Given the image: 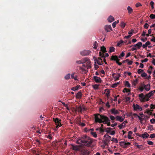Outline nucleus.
<instances>
[{
    "label": "nucleus",
    "mask_w": 155,
    "mask_h": 155,
    "mask_svg": "<svg viewBox=\"0 0 155 155\" xmlns=\"http://www.w3.org/2000/svg\"><path fill=\"white\" fill-rule=\"evenodd\" d=\"M134 110L135 111H140L142 110V107L137 104H134L133 105Z\"/></svg>",
    "instance_id": "obj_7"
},
{
    "label": "nucleus",
    "mask_w": 155,
    "mask_h": 155,
    "mask_svg": "<svg viewBox=\"0 0 155 155\" xmlns=\"http://www.w3.org/2000/svg\"><path fill=\"white\" fill-rule=\"evenodd\" d=\"M91 134L95 138L97 137V135L95 132H91Z\"/></svg>",
    "instance_id": "obj_37"
},
{
    "label": "nucleus",
    "mask_w": 155,
    "mask_h": 155,
    "mask_svg": "<svg viewBox=\"0 0 155 155\" xmlns=\"http://www.w3.org/2000/svg\"><path fill=\"white\" fill-rule=\"evenodd\" d=\"M126 24L123 22H122L121 24V26L123 28H124Z\"/></svg>",
    "instance_id": "obj_47"
},
{
    "label": "nucleus",
    "mask_w": 155,
    "mask_h": 155,
    "mask_svg": "<svg viewBox=\"0 0 155 155\" xmlns=\"http://www.w3.org/2000/svg\"><path fill=\"white\" fill-rule=\"evenodd\" d=\"M79 87H80V86L73 87L71 88V89L73 91H75L76 90H77L79 88Z\"/></svg>",
    "instance_id": "obj_32"
},
{
    "label": "nucleus",
    "mask_w": 155,
    "mask_h": 155,
    "mask_svg": "<svg viewBox=\"0 0 155 155\" xmlns=\"http://www.w3.org/2000/svg\"><path fill=\"white\" fill-rule=\"evenodd\" d=\"M93 87L95 90L97 89L98 88V85L97 84H95L93 85Z\"/></svg>",
    "instance_id": "obj_44"
},
{
    "label": "nucleus",
    "mask_w": 155,
    "mask_h": 155,
    "mask_svg": "<svg viewBox=\"0 0 155 155\" xmlns=\"http://www.w3.org/2000/svg\"><path fill=\"white\" fill-rule=\"evenodd\" d=\"M108 20L110 22H111L114 20V18L112 16H110L108 18Z\"/></svg>",
    "instance_id": "obj_23"
},
{
    "label": "nucleus",
    "mask_w": 155,
    "mask_h": 155,
    "mask_svg": "<svg viewBox=\"0 0 155 155\" xmlns=\"http://www.w3.org/2000/svg\"><path fill=\"white\" fill-rule=\"evenodd\" d=\"M71 74H68L66 75L64 77V79L65 80H68L70 78Z\"/></svg>",
    "instance_id": "obj_28"
},
{
    "label": "nucleus",
    "mask_w": 155,
    "mask_h": 155,
    "mask_svg": "<svg viewBox=\"0 0 155 155\" xmlns=\"http://www.w3.org/2000/svg\"><path fill=\"white\" fill-rule=\"evenodd\" d=\"M53 120L56 125V127L57 128H58L59 127L62 126V124L61 123V120H59L58 118H56L55 119L54 118Z\"/></svg>",
    "instance_id": "obj_6"
},
{
    "label": "nucleus",
    "mask_w": 155,
    "mask_h": 155,
    "mask_svg": "<svg viewBox=\"0 0 155 155\" xmlns=\"http://www.w3.org/2000/svg\"><path fill=\"white\" fill-rule=\"evenodd\" d=\"M74 74H75L74 73L72 74L71 75V77L72 78L74 79L75 80H77V76H76L75 77L74 76Z\"/></svg>",
    "instance_id": "obj_34"
},
{
    "label": "nucleus",
    "mask_w": 155,
    "mask_h": 155,
    "mask_svg": "<svg viewBox=\"0 0 155 155\" xmlns=\"http://www.w3.org/2000/svg\"><path fill=\"white\" fill-rule=\"evenodd\" d=\"M88 60V58H85L82 60H81L82 63V64L84 63H86Z\"/></svg>",
    "instance_id": "obj_27"
},
{
    "label": "nucleus",
    "mask_w": 155,
    "mask_h": 155,
    "mask_svg": "<svg viewBox=\"0 0 155 155\" xmlns=\"http://www.w3.org/2000/svg\"><path fill=\"white\" fill-rule=\"evenodd\" d=\"M130 97H127L126 98V101H130Z\"/></svg>",
    "instance_id": "obj_58"
},
{
    "label": "nucleus",
    "mask_w": 155,
    "mask_h": 155,
    "mask_svg": "<svg viewBox=\"0 0 155 155\" xmlns=\"http://www.w3.org/2000/svg\"><path fill=\"white\" fill-rule=\"evenodd\" d=\"M131 35H127V36H125L124 37V39L126 38V39H128L129 38L131 37Z\"/></svg>",
    "instance_id": "obj_62"
},
{
    "label": "nucleus",
    "mask_w": 155,
    "mask_h": 155,
    "mask_svg": "<svg viewBox=\"0 0 155 155\" xmlns=\"http://www.w3.org/2000/svg\"><path fill=\"white\" fill-rule=\"evenodd\" d=\"M155 137V135L154 134H151L150 135V137L151 138H153Z\"/></svg>",
    "instance_id": "obj_63"
},
{
    "label": "nucleus",
    "mask_w": 155,
    "mask_h": 155,
    "mask_svg": "<svg viewBox=\"0 0 155 155\" xmlns=\"http://www.w3.org/2000/svg\"><path fill=\"white\" fill-rule=\"evenodd\" d=\"M110 60L116 61V62L118 61H120V60L117 55H112L111 57Z\"/></svg>",
    "instance_id": "obj_15"
},
{
    "label": "nucleus",
    "mask_w": 155,
    "mask_h": 155,
    "mask_svg": "<svg viewBox=\"0 0 155 155\" xmlns=\"http://www.w3.org/2000/svg\"><path fill=\"white\" fill-rule=\"evenodd\" d=\"M153 91H150L149 93L146 94V97L147 98H149L150 97L152 96L153 95L151 94V93Z\"/></svg>",
    "instance_id": "obj_31"
},
{
    "label": "nucleus",
    "mask_w": 155,
    "mask_h": 155,
    "mask_svg": "<svg viewBox=\"0 0 155 155\" xmlns=\"http://www.w3.org/2000/svg\"><path fill=\"white\" fill-rule=\"evenodd\" d=\"M79 69L81 71V72L82 73L84 72L85 74H86L87 71L84 68H82L80 66L79 67Z\"/></svg>",
    "instance_id": "obj_24"
},
{
    "label": "nucleus",
    "mask_w": 155,
    "mask_h": 155,
    "mask_svg": "<svg viewBox=\"0 0 155 155\" xmlns=\"http://www.w3.org/2000/svg\"><path fill=\"white\" fill-rule=\"evenodd\" d=\"M111 141L116 143H117L118 142L117 139V138H115L114 137H113L112 138Z\"/></svg>",
    "instance_id": "obj_36"
},
{
    "label": "nucleus",
    "mask_w": 155,
    "mask_h": 155,
    "mask_svg": "<svg viewBox=\"0 0 155 155\" xmlns=\"http://www.w3.org/2000/svg\"><path fill=\"white\" fill-rule=\"evenodd\" d=\"M97 43L96 41L94 42V43L93 44L94 48L96 49L97 47Z\"/></svg>",
    "instance_id": "obj_38"
},
{
    "label": "nucleus",
    "mask_w": 155,
    "mask_h": 155,
    "mask_svg": "<svg viewBox=\"0 0 155 155\" xmlns=\"http://www.w3.org/2000/svg\"><path fill=\"white\" fill-rule=\"evenodd\" d=\"M81 155H89V152L87 149H82L81 150Z\"/></svg>",
    "instance_id": "obj_10"
},
{
    "label": "nucleus",
    "mask_w": 155,
    "mask_h": 155,
    "mask_svg": "<svg viewBox=\"0 0 155 155\" xmlns=\"http://www.w3.org/2000/svg\"><path fill=\"white\" fill-rule=\"evenodd\" d=\"M148 130H153V125H149L148 126Z\"/></svg>",
    "instance_id": "obj_40"
},
{
    "label": "nucleus",
    "mask_w": 155,
    "mask_h": 155,
    "mask_svg": "<svg viewBox=\"0 0 155 155\" xmlns=\"http://www.w3.org/2000/svg\"><path fill=\"white\" fill-rule=\"evenodd\" d=\"M141 6V4L140 3L138 2L136 4V6L137 7H138L140 6Z\"/></svg>",
    "instance_id": "obj_59"
},
{
    "label": "nucleus",
    "mask_w": 155,
    "mask_h": 155,
    "mask_svg": "<svg viewBox=\"0 0 155 155\" xmlns=\"http://www.w3.org/2000/svg\"><path fill=\"white\" fill-rule=\"evenodd\" d=\"M112 129V128L110 127H107L106 128V131L107 133L110 132V130Z\"/></svg>",
    "instance_id": "obj_39"
},
{
    "label": "nucleus",
    "mask_w": 155,
    "mask_h": 155,
    "mask_svg": "<svg viewBox=\"0 0 155 155\" xmlns=\"http://www.w3.org/2000/svg\"><path fill=\"white\" fill-rule=\"evenodd\" d=\"M119 22V21L117 20V21L114 22L112 24V26L113 28H115L116 27V24L118 23Z\"/></svg>",
    "instance_id": "obj_35"
},
{
    "label": "nucleus",
    "mask_w": 155,
    "mask_h": 155,
    "mask_svg": "<svg viewBox=\"0 0 155 155\" xmlns=\"http://www.w3.org/2000/svg\"><path fill=\"white\" fill-rule=\"evenodd\" d=\"M137 135L140 137H142L143 139L147 138H148L149 136V135L147 132H145L142 135L138 134Z\"/></svg>",
    "instance_id": "obj_11"
},
{
    "label": "nucleus",
    "mask_w": 155,
    "mask_h": 155,
    "mask_svg": "<svg viewBox=\"0 0 155 155\" xmlns=\"http://www.w3.org/2000/svg\"><path fill=\"white\" fill-rule=\"evenodd\" d=\"M144 89L147 91H148L150 89V84H148L147 85H144Z\"/></svg>",
    "instance_id": "obj_21"
},
{
    "label": "nucleus",
    "mask_w": 155,
    "mask_h": 155,
    "mask_svg": "<svg viewBox=\"0 0 155 155\" xmlns=\"http://www.w3.org/2000/svg\"><path fill=\"white\" fill-rule=\"evenodd\" d=\"M127 63L128 65H131L133 63V61H129V59H128V61Z\"/></svg>",
    "instance_id": "obj_56"
},
{
    "label": "nucleus",
    "mask_w": 155,
    "mask_h": 155,
    "mask_svg": "<svg viewBox=\"0 0 155 155\" xmlns=\"http://www.w3.org/2000/svg\"><path fill=\"white\" fill-rule=\"evenodd\" d=\"M123 92H126L127 93L128 92H130V90L127 88H124V90L123 91Z\"/></svg>",
    "instance_id": "obj_41"
},
{
    "label": "nucleus",
    "mask_w": 155,
    "mask_h": 155,
    "mask_svg": "<svg viewBox=\"0 0 155 155\" xmlns=\"http://www.w3.org/2000/svg\"><path fill=\"white\" fill-rule=\"evenodd\" d=\"M147 142V143L149 145H153V142L150 140H148Z\"/></svg>",
    "instance_id": "obj_48"
},
{
    "label": "nucleus",
    "mask_w": 155,
    "mask_h": 155,
    "mask_svg": "<svg viewBox=\"0 0 155 155\" xmlns=\"http://www.w3.org/2000/svg\"><path fill=\"white\" fill-rule=\"evenodd\" d=\"M138 82V80H137L136 79V80L134 81L133 83V84L134 85V86H135L137 84V83Z\"/></svg>",
    "instance_id": "obj_55"
},
{
    "label": "nucleus",
    "mask_w": 155,
    "mask_h": 155,
    "mask_svg": "<svg viewBox=\"0 0 155 155\" xmlns=\"http://www.w3.org/2000/svg\"><path fill=\"white\" fill-rule=\"evenodd\" d=\"M143 71V70L140 69H138L137 71L138 73L139 74H140Z\"/></svg>",
    "instance_id": "obj_50"
},
{
    "label": "nucleus",
    "mask_w": 155,
    "mask_h": 155,
    "mask_svg": "<svg viewBox=\"0 0 155 155\" xmlns=\"http://www.w3.org/2000/svg\"><path fill=\"white\" fill-rule=\"evenodd\" d=\"M116 120L117 121L122 122L124 120V118H122L121 117L117 116L116 117Z\"/></svg>",
    "instance_id": "obj_19"
},
{
    "label": "nucleus",
    "mask_w": 155,
    "mask_h": 155,
    "mask_svg": "<svg viewBox=\"0 0 155 155\" xmlns=\"http://www.w3.org/2000/svg\"><path fill=\"white\" fill-rule=\"evenodd\" d=\"M82 96V93L81 91H80L76 94V98L80 99L81 98Z\"/></svg>",
    "instance_id": "obj_18"
},
{
    "label": "nucleus",
    "mask_w": 155,
    "mask_h": 155,
    "mask_svg": "<svg viewBox=\"0 0 155 155\" xmlns=\"http://www.w3.org/2000/svg\"><path fill=\"white\" fill-rule=\"evenodd\" d=\"M75 111H78L79 112L81 113L82 111V108L81 106L80 105L78 107H77Z\"/></svg>",
    "instance_id": "obj_22"
},
{
    "label": "nucleus",
    "mask_w": 155,
    "mask_h": 155,
    "mask_svg": "<svg viewBox=\"0 0 155 155\" xmlns=\"http://www.w3.org/2000/svg\"><path fill=\"white\" fill-rule=\"evenodd\" d=\"M111 114L114 115L118 114H119V111L115 110V108H112L110 110Z\"/></svg>",
    "instance_id": "obj_14"
},
{
    "label": "nucleus",
    "mask_w": 155,
    "mask_h": 155,
    "mask_svg": "<svg viewBox=\"0 0 155 155\" xmlns=\"http://www.w3.org/2000/svg\"><path fill=\"white\" fill-rule=\"evenodd\" d=\"M93 79L96 83H101V78L97 76H94Z\"/></svg>",
    "instance_id": "obj_12"
},
{
    "label": "nucleus",
    "mask_w": 155,
    "mask_h": 155,
    "mask_svg": "<svg viewBox=\"0 0 155 155\" xmlns=\"http://www.w3.org/2000/svg\"><path fill=\"white\" fill-rule=\"evenodd\" d=\"M94 59L95 62V64H96V62H97L98 64L99 65H101L103 64L102 59L100 58H96L95 57H94Z\"/></svg>",
    "instance_id": "obj_8"
},
{
    "label": "nucleus",
    "mask_w": 155,
    "mask_h": 155,
    "mask_svg": "<svg viewBox=\"0 0 155 155\" xmlns=\"http://www.w3.org/2000/svg\"><path fill=\"white\" fill-rule=\"evenodd\" d=\"M150 122L152 124H155V119H154L153 118L150 120Z\"/></svg>",
    "instance_id": "obj_54"
},
{
    "label": "nucleus",
    "mask_w": 155,
    "mask_h": 155,
    "mask_svg": "<svg viewBox=\"0 0 155 155\" xmlns=\"http://www.w3.org/2000/svg\"><path fill=\"white\" fill-rule=\"evenodd\" d=\"M142 46V43L141 42H139L137 44L134 45V46L135 47L137 48H140Z\"/></svg>",
    "instance_id": "obj_20"
},
{
    "label": "nucleus",
    "mask_w": 155,
    "mask_h": 155,
    "mask_svg": "<svg viewBox=\"0 0 155 155\" xmlns=\"http://www.w3.org/2000/svg\"><path fill=\"white\" fill-rule=\"evenodd\" d=\"M94 116V121L95 123H103L105 124L108 121H109V119L107 116L100 114H96Z\"/></svg>",
    "instance_id": "obj_2"
},
{
    "label": "nucleus",
    "mask_w": 155,
    "mask_h": 155,
    "mask_svg": "<svg viewBox=\"0 0 155 155\" xmlns=\"http://www.w3.org/2000/svg\"><path fill=\"white\" fill-rule=\"evenodd\" d=\"M124 42V41L122 40H120L119 42H118L117 44V45L119 46L120 44L123 43Z\"/></svg>",
    "instance_id": "obj_51"
},
{
    "label": "nucleus",
    "mask_w": 155,
    "mask_h": 155,
    "mask_svg": "<svg viewBox=\"0 0 155 155\" xmlns=\"http://www.w3.org/2000/svg\"><path fill=\"white\" fill-rule=\"evenodd\" d=\"M139 96L140 98V100L141 102L148 101L149 100V98L146 97V96H145L143 93L139 94Z\"/></svg>",
    "instance_id": "obj_5"
},
{
    "label": "nucleus",
    "mask_w": 155,
    "mask_h": 155,
    "mask_svg": "<svg viewBox=\"0 0 155 155\" xmlns=\"http://www.w3.org/2000/svg\"><path fill=\"white\" fill-rule=\"evenodd\" d=\"M132 134V132L131 131H130L128 132V137L129 139H131L132 138L131 137V135Z\"/></svg>",
    "instance_id": "obj_29"
},
{
    "label": "nucleus",
    "mask_w": 155,
    "mask_h": 155,
    "mask_svg": "<svg viewBox=\"0 0 155 155\" xmlns=\"http://www.w3.org/2000/svg\"><path fill=\"white\" fill-rule=\"evenodd\" d=\"M110 118L112 120H114L115 119V117L112 115H110Z\"/></svg>",
    "instance_id": "obj_52"
},
{
    "label": "nucleus",
    "mask_w": 155,
    "mask_h": 155,
    "mask_svg": "<svg viewBox=\"0 0 155 155\" xmlns=\"http://www.w3.org/2000/svg\"><path fill=\"white\" fill-rule=\"evenodd\" d=\"M101 50L103 53L106 52L107 51L106 50V48L104 46H102L101 47Z\"/></svg>",
    "instance_id": "obj_30"
},
{
    "label": "nucleus",
    "mask_w": 155,
    "mask_h": 155,
    "mask_svg": "<svg viewBox=\"0 0 155 155\" xmlns=\"http://www.w3.org/2000/svg\"><path fill=\"white\" fill-rule=\"evenodd\" d=\"M99 56L102 58H104V53H101V52H99Z\"/></svg>",
    "instance_id": "obj_45"
},
{
    "label": "nucleus",
    "mask_w": 155,
    "mask_h": 155,
    "mask_svg": "<svg viewBox=\"0 0 155 155\" xmlns=\"http://www.w3.org/2000/svg\"><path fill=\"white\" fill-rule=\"evenodd\" d=\"M125 86L128 87H130V85L128 81H126L125 83Z\"/></svg>",
    "instance_id": "obj_33"
},
{
    "label": "nucleus",
    "mask_w": 155,
    "mask_h": 155,
    "mask_svg": "<svg viewBox=\"0 0 155 155\" xmlns=\"http://www.w3.org/2000/svg\"><path fill=\"white\" fill-rule=\"evenodd\" d=\"M150 17L151 19H154L155 18V15L151 14L150 15Z\"/></svg>",
    "instance_id": "obj_43"
},
{
    "label": "nucleus",
    "mask_w": 155,
    "mask_h": 155,
    "mask_svg": "<svg viewBox=\"0 0 155 155\" xmlns=\"http://www.w3.org/2000/svg\"><path fill=\"white\" fill-rule=\"evenodd\" d=\"M104 143L105 145H107L108 143L110 141L111 137L110 136H109L107 134L104 135Z\"/></svg>",
    "instance_id": "obj_3"
},
{
    "label": "nucleus",
    "mask_w": 155,
    "mask_h": 155,
    "mask_svg": "<svg viewBox=\"0 0 155 155\" xmlns=\"http://www.w3.org/2000/svg\"><path fill=\"white\" fill-rule=\"evenodd\" d=\"M127 123V121L125 120L122 124L118 125V127L120 129H122L123 127H125V126L126 124Z\"/></svg>",
    "instance_id": "obj_16"
},
{
    "label": "nucleus",
    "mask_w": 155,
    "mask_h": 155,
    "mask_svg": "<svg viewBox=\"0 0 155 155\" xmlns=\"http://www.w3.org/2000/svg\"><path fill=\"white\" fill-rule=\"evenodd\" d=\"M104 29L107 32L112 30L111 27V25H106L104 27Z\"/></svg>",
    "instance_id": "obj_13"
},
{
    "label": "nucleus",
    "mask_w": 155,
    "mask_h": 155,
    "mask_svg": "<svg viewBox=\"0 0 155 155\" xmlns=\"http://www.w3.org/2000/svg\"><path fill=\"white\" fill-rule=\"evenodd\" d=\"M73 150H78V148L77 146H73Z\"/></svg>",
    "instance_id": "obj_60"
},
{
    "label": "nucleus",
    "mask_w": 155,
    "mask_h": 155,
    "mask_svg": "<svg viewBox=\"0 0 155 155\" xmlns=\"http://www.w3.org/2000/svg\"><path fill=\"white\" fill-rule=\"evenodd\" d=\"M118 84V83H115L112 84V87L113 88H115L116 87H117V85Z\"/></svg>",
    "instance_id": "obj_53"
},
{
    "label": "nucleus",
    "mask_w": 155,
    "mask_h": 155,
    "mask_svg": "<svg viewBox=\"0 0 155 155\" xmlns=\"http://www.w3.org/2000/svg\"><path fill=\"white\" fill-rule=\"evenodd\" d=\"M120 144L123 148H126L130 146V143L129 142L126 143L125 141H121L120 142Z\"/></svg>",
    "instance_id": "obj_4"
},
{
    "label": "nucleus",
    "mask_w": 155,
    "mask_h": 155,
    "mask_svg": "<svg viewBox=\"0 0 155 155\" xmlns=\"http://www.w3.org/2000/svg\"><path fill=\"white\" fill-rule=\"evenodd\" d=\"M77 143L80 144L81 146L91 148H93L95 145L94 140L86 135H83L79 139L77 140Z\"/></svg>",
    "instance_id": "obj_1"
},
{
    "label": "nucleus",
    "mask_w": 155,
    "mask_h": 155,
    "mask_svg": "<svg viewBox=\"0 0 155 155\" xmlns=\"http://www.w3.org/2000/svg\"><path fill=\"white\" fill-rule=\"evenodd\" d=\"M147 76V74L146 73H145V72L141 74V76L142 77H146Z\"/></svg>",
    "instance_id": "obj_49"
},
{
    "label": "nucleus",
    "mask_w": 155,
    "mask_h": 155,
    "mask_svg": "<svg viewBox=\"0 0 155 155\" xmlns=\"http://www.w3.org/2000/svg\"><path fill=\"white\" fill-rule=\"evenodd\" d=\"M155 108V105L153 104H151L150 105V109H153Z\"/></svg>",
    "instance_id": "obj_64"
},
{
    "label": "nucleus",
    "mask_w": 155,
    "mask_h": 155,
    "mask_svg": "<svg viewBox=\"0 0 155 155\" xmlns=\"http://www.w3.org/2000/svg\"><path fill=\"white\" fill-rule=\"evenodd\" d=\"M125 55V53L122 52L120 54V56L118 57V58H121L122 57H124Z\"/></svg>",
    "instance_id": "obj_42"
},
{
    "label": "nucleus",
    "mask_w": 155,
    "mask_h": 155,
    "mask_svg": "<svg viewBox=\"0 0 155 155\" xmlns=\"http://www.w3.org/2000/svg\"><path fill=\"white\" fill-rule=\"evenodd\" d=\"M127 10L128 13L129 14H131L133 12V10L132 8L129 6H128L127 8Z\"/></svg>",
    "instance_id": "obj_25"
},
{
    "label": "nucleus",
    "mask_w": 155,
    "mask_h": 155,
    "mask_svg": "<svg viewBox=\"0 0 155 155\" xmlns=\"http://www.w3.org/2000/svg\"><path fill=\"white\" fill-rule=\"evenodd\" d=\"M110 91L109 90H108L106 93L105 95L107 97H108L109 96V94L110 93Z\"/></svg>",
    "instance_id": "obj_46"
},
{
    "label": "nucleus",
    "mask_w": 155,
    "mask_h": 155,
    "mask_svg": "<svg viewBox=\"0 0 155 155\" xmlns=\"http://www.w3.org/2000/svg\"><path fill=\"white\" fill-rule=\"evenodd\" d=\"M91 53L90 51L87 50H84L80 52V54L83 56H86L88 55Z\"/></svg>",
    "instance_id": "obj_9"
},
{
    "label": "nucleus",
    "mask_w": 155,
    "mask_h": 155,
    "mask_svg": "<svg viewBox=\"0 0 155 155\" xmlns=\"http://www.w3.org/2000/svg\"><path fill=\"white\" fill-rule=\"evenodd\" d=\"M86 66L87 67V69H89L91 67V61L88 58V60L86 62Z\"/></svg>",
    "instance_id": "obj_17"
},
{
    "label": "nucleus",
    "mask_w": 155,
    "mask_h": 155,
    "mask_svg": "<svg viewBox=\"0 0 155 155\" xmlns=\"http://www.w3.org/2000/svg\"><path fill=\"white\" fill-rule=\"evenodd\" d=\"M149 25L147 23H145L144 25V28L146 29H147L148 28V26Z\"/></svg>",
    "instance_id": "obj_57"
},
{
    "label": "nucleus",
    "mask_w": 155,
    "mask_h": 155,
    "mask_svg": "<svg viewBox=\"0 0 155 155\" xmlns=\"http://www.w3.org/2000/svg\"><path fill=\"white\" fill-rule=\"evenodd\" d=\"M148 60V59L146 58L144 59V60H141V61L142 62H147Z\"/></svg>",
    "instance_id": "obj_61"
},
{
    "label": "nucleus",
    "mask_w": 155,
    "mask_h": 155,
    "mask_svg": "<svg viewBox=\"0 0 155 155\" xmlns=\"http://www.w3.org/2000/svg\"><path fill=\"white\" fill-rule=\"evenodd\" d=\"M115 51V48L113 47H111L110 48L109 53H111L112 52H114Z\"/></svg>",
    "instance_id": "obj_26"
}]
</instances>
